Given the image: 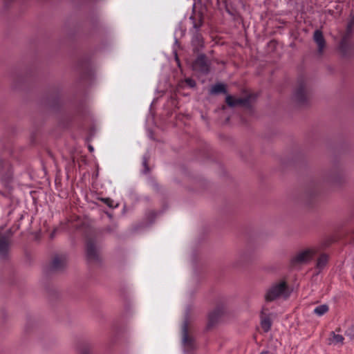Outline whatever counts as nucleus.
<instances>
[{"label": "nucleus", "mask_w": 354, "mask_h": 354, "mask_svg": "<svg viewBox=\"0 0 354 354\" xmlns=\"http://www.w3.org/2000/svg\"><path fill=\"white\" fill-rule=\"evenodd\" d=\"M86 257L88 261H97L98 259L96 247L91 241L86 243Z\"/></svg>", "instance_id": "1a4fd4ad"}, {"label": "nucleus", "mask_w": 354, "mask_h": 354, "mask_svg": "<svg viewBox=\"0 0 354 354\" xmlns=\"http://www.w3.org/2000/svg\"><path fill=\"white\" fill-rule=\"evenodd\" d=\"M66 265V258L64 256L55 257L50 265V268L53 270H59Z\"/></svg>", "instance_id": "6e6552de"}, {"label": "nucleus", "mask_w": 354, "mask_h": 354, "mask_svg": "<svg viewBox=\"0 0 354 354\" xmlns=\"http://www.w3.org/2000/svg\"><path fill=\"white\" fill-rule=\"evenodd\" d=\"M185 83L190 88H194L196 86V82L192 78H187Z\"/></svg>", "instance_id": "6ab92c4d"}, {"label": "nucleus", "mask_w": 354, "mask_h": 354, "mask_svg": "<svg viewBox=\"0 0 354 354\" xmlns=\"http://www.w3.org/2000/svg\"><path fill=\"white\" fill-rule=\"evenodd\" d=\"M193 70L203 73L207 74L209 71V63L205 55H200L192 64Z\"/></svg>", "instance_id": "7ed1b4c3"}, {"label": "nucleus", "mask_w": 354, "mask_h": 354, "mask_svg": "<svg viewBox=\"0 0 354 354\" xmlns=\"http://www.w3.org/2000/svg\"><path fill=\"white\" fill-rule=\"evenodd\" d=\"M148 159H149V156L148 155L143 156V158H142V165L145 167V169L143 171L144 174H147V173H148L149 171V168L148 165H147Z\"/></svg>", "instance_id": "f3484780"}, {"label": "nucleus", "mask_w": 354, "mask_h": 354, "mask_svg": "<svg viewBox=\"0 0 354 354\" xmlns=\"http://www.w3.org/2000/svg\"><path fill=\"white\" fill-rule=\"evenodd\" d=\"M182 342L184 348V352L189 353L194 348V344L192 339L188 336V323L187 321H185L182 327Z\"/></svg>", "instance_id": "20e7f679"}, {"label": "nucleus", "mask_w": 354, "mask_h": 354, "mask_svg": "<svg viewBox=\"0 0 354 354\" xmlns=\"http://www.w3.org/2000/svg\"><path fill=\"white\" fill-rule=\"evenodd\" d=\"M345 335L351 339H354V324H352L345 332Z\"/></svg>", "instance_id": "a211bd4d"}, {"label": "nucleus", "mask_w": 354, "mask_h": 354, "mask_svg": "<svg viewBox=\"0 0 354 354\" xmlns=\"http://www.w3.org/2000/svg\"><path fill=\"white\" fill-rule=\"evenodd\" d=\"M176 61L178 62V57H177V56H176Z\"/></svg>", "instance_id": "bb28decb"}, {"label": "nucleus", "mask_w": 354, "mask_h": 354, "mask_svg": "<svg viewBox=\"0 0 354 354\" xmlns=\"http://www.w3.org/2000/svg\"><path fill=\"white\" fill-rule=\"evenodd\" d=\"M193 27H194L195 29L198 30L200 26H198L195 22H194Z\"/></svg>", "instance_id": "5701e85b"}, {"label": "nucleus", "mask_w": 354, "mask_h": 354, "mask_svg": "<svg viewBox=\"0 0 354 354\" xmlns=\"http://www.w3.org/2000/svg\"><path fill=\"white\" fill-rule=\"evenodd\" d=\"M223 310L217 308L209 314V322L211 325L214 324L222 315Z\"/></svg>", "instance_id": "9b49d317"}, {"label": "nucleus", "mask_w": 354, "mask_h": 354, "mask_svg": "<svg viewBox=\"0 0 354 354\" xmlns=\"http://www.w3.org/2000/svg\"><path fill=\"white\" fill-rule=\"evenodd\" d=\"M55 234V230L53 232H52V234H51V235H50V236H51V237H53V236H54V234Z\"/></svg>", "instance_id": "393cba45"}, {"label": "nucleus", "mask_w": 354, "mask_h": 354, "mask_svg": "<svg viewBox=\"0 0 354 354\" xmlns=\"http://www.w3.org/2000/svg\"><path fill=\"white\" fill-rule=\"evenodd\" d=\"M88 148L91 151H93V147L92 146H89Z\"/></svg>", "instance_id": "b1692460"}, {"label": "nucleus", "mask_w": 354, "mask_h": 354, "mask_svg": "<svg viewBox=\"0 0 354 354\" xmlns=\"http://www.w3.org/2000/svg\"><path fill=\"white\" fill-rule=\"evenodd\" d=\"M260 354H274V353L270 351H263Z\"/></svg>", "instance_id": "4be33fe9"}, {"label": "nucleus", "mask_w": 354, "mask_h": 354, "mask_svg": "<svg viewBox=\"0 0 354 354\" xmlns=\"http://www.w3.org/2000/svg\"><path fill=\"white\" fill-rule=\"evenodd\" d=\"M344 340V337L342 335L335 334V333H332V337L330 338V342L333 344H337L339 343H342Z\"/></svg>", "instance_id": "2eb2a0df"}, {"label": "nucleus", "mask_w": 354, "mask_h": 354, "mask_svg": "<svg viewBox=\"0 0 354 354\" xmlns=\"http://www.w3.org/2000/svg\"><path fill=\"white\" fill-rule=\"evenodd\" d=\"M346 37H344L339 44V48H341L342 50H344V45L346 44Z\"/></svg>", "instance_id": "aec40b11"}, {"label": "nucleus", "mask_w": 354, "mask_h": 354, "mask_svg": "<svg viewBox=\"0 0 354 354\" xmlns=\"http://www.w3.org/2000/svg\"><path fill=\"white\" fill-rule=\"evenodd\" d=\"M102 201L104 203H106L108 206L112 207L113 205L111 204L112 201L109 198H103Z\"/></svg>", "instance_id": "412c9836"}, {"label": "nucleus", "mask_w": 354, "mask_h": 354, "mask_svg": "<svg viewBox=\"0 0 354 354\" xmlns=\"http://www.w3.org/2000/svg\"><path fill=\"white\" fill-rule=\"evenodd\" d=\"M328 259V256L326 254H321L317 261V268L319 270L323 269L327 264Z\"/></svg>", "instance_id": "ddd939ff"}, {"label": "nucleus", "mask_w": 354, "mask_h": 354, "mask_svg": "<svg viewBox=\"0 0 354 354\" xmlns=\"http://www.w3.org/2000/svg\"><path fill=\"white\" fill-rule=\"evenodd\" d=\"M306 82L304 80L298 81V86L294 93L295 100L299 103H304L306 101Z\"/></svg>", "instance_id": "39448f33"}, {"label": "nucleus", "mask_w": 354, "mask_h": 354, "mask_svg": "<svg viewBox=\"0 0 354 354\" xmlns=\"http://www.w3.org/2000/svg\"><path fill=\"white\" fill-rule=\"evenodd\" d=\"M250 101V96L244 98L238 97L235 98L232 95H228L226 96L225 102L228 106L231 107L236 106H248Z\"/></svg>", "instance_id": "423d86ee"}, {"label": "nucleus", "mask_w": 354, "mask_h": 354, "mask_svg": "<svg viewBox=\"0 0 354 354\" xmlns=\"http://www.w3.org/2000/svg\"><path fill=\"white\" fill-rule=\"evenodd\" d=\"M328 306L326 304H322L317 306L314 309V313L317 316H322L328 311Z\"/></svg>", "instance_id": "4468645a"}, {"label": "nucleus", "mask_w": 354, "mask_h": 354, "mask_svg": "<svg viewBox=\"0 0 354 354\" xmlns=\"http://www.w3.org/2000/svg\"><path fill=\"white\" fill-rule=\"evenodd\" d=\"M175 43H176V44H177V43H178V40H177V39H176V40H175Z\"/></svg>", "instance_id": "cd10ccee"}, {"label": "nucleus", "mask_w": 354, "mask_h": 354, "mask_svg": "<svg viewBox=\"0 0 354 354\" xmlns=\"http://www.w3.org/2000/svg\"><path fill=\"white\" fill-rule=\"evenodd\" d=\"M81 354H86V353L85 351H82Z\"/></svg>", "instance_id": "a878e982"}, {"label": "nucleus", "mask_w": 354, "mask_h": 354, "mask_svg": "<svg viewBox=\"0 0 354 354\" xmlns=\"http://www.w3.org/2000/svg\"><path fill=\"white\" fill-rule=\"evenodd\" d=\"M262 328L265 332H268L271 328V321L269 317L262 319L261 322Z\"/></svg>", "instance_id": "dca6fc26"}, {"label": "nucleus", "mask_w": 354, "mask_h": 354, "mask_svg": "<svg viewBox=\"0 0 354 354\" xmlns=\"http://www.w3.org/2000/svg\"><path fill=\"white\" fill-rule=\"evenodd\" d=\"M317 253L315 248H308L300 251L291 259V265L295 266L297 264L306 263L310 261Z\"/></svg>", "instance_id": "f257e3e1"}, {"label": "nucleus", "mask_w": 354, "mask_h": 354, "mask_svg": "<svg viewBox=\"0 0 354 354\" xmlns=\"http://www.w3.org/2000/svg\"><path fill=\"white\" fill-rule=\"evenodd\" d=\"M210 93L213 94L225 93H226L225 86L223 84H216L211 88Z\"/></svg>", "instance_id": "f8f14e48"}, {"label": "nucleus", "mask_w": 354, "mask_h": 354, "mask_svg": "<svg viewBox=\"0 0 354 354\" xmlns=\"http://www.w3.org/2000/svg\"><path fill=\"white\" fill-rule=\"evenodd\" d=\"M9 244L5 239H0V258L4 259L8 252Z\"/></svg>", "instance_id": "9d476101"}, {"label": "nucleus", "mask_w": 354, "mask_h": 354, "mask_svg": "<svg viewBox=\"0 0 354 354\" xmlns=\"http://www.w3.org/2000/svg\"><path fill=\"white\" fill-rule=\"evenodd\" d=\"M313 39L318 47V52L322 54L326 45V41L323 33L320 30H316L314 32Z\"/></svg>", "instance_id": "0eeeda50"}, {"label": "nucleus", "mask_w": 354, "mask_h": 354, "mask_svg": "<svg viewBox=\"0 0 354 354\" xmlns=\"http://www.w3.org/2000/svg\"><path fill=\"white\" fill-rule=\"evenodd\" d=\"M286 290V285L284 281H281L273 285L266 295V301H271L282 295Z\"/></svg>", "instance_id": "f03ea898"}]
</instances>
